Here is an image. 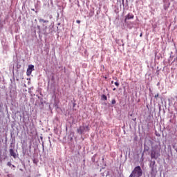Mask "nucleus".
I'll list each match as a JSON object with an SVG mask.
<instances>
[{"label": "nucleus", "mask_w": 177, "mask_h": 177, "mask_svg": "<svg viewBox=\"0 0 177 177\" xmlns=\"http://www.w3.org/2000/svg\"><path fill=\"white\" fill-rule=\"evenodd\" d=\"M161 148L158 145H155L151 147V158L157 160L158 157L161 156Z\"/></svg>", "instance_id": "obj_1"}, {"label": "nucleus", "mask_w": 177, "mask_h": 177, "mask_svg": "<svg viewBox=\"0 0 177 177\" xmlns=\"http://www.w3.org/2000/svg\"><path fill=\"white\" fill-rule=\"evenodd\" d=\"M143 175V170L140 166H136L131 171L129 177H141Z\"/></svg>", "instance_id": "obj_2"}, {"label": "nucleus", "mask_w": 177, "mask_h": 177, "mask_svg": "<svg viewBox=\"0 0 177 177\" xmlns=\"http://www.w3.org/2000/svg\"><path fill=\"white\" fill-rule=\"evenodd\" d=\"M32 71H34V65H29L26 71V75L30 76Z\"/></svg>", "instance_id": "obj_3"}, {"label": "nucleus", "mask_w": 177, "mask_h": 177, "mask_svg": "<svg viewBox=\"0 0 177 177\" xmlns=\"http://www.w3.org/2000/svg\"><path fill=\"white\" fill-rule=\"evenodd\" d=\"M84 132H85V126H80L77 129V133H80V135H83Z\"/></svg>", "instance_id": "obj_4"}, {"label": "nucleus", "mask_w": 177, "mask_h": 177, "mask_svg": "<svg viewBox=\"0 0 177 177\" xmlns=\"http://www.w3.org/2000/svg\"><path fill=\"white\" fill-rule=\"evenodd\" d=\"M134 16L133 14H128L124 19V23H127V20H131V19H133Z\"/></svg>", "instance_id": "obj_5"}, {"label": "nucleus", "mask_w": 177, "mask_h": 177, "mask_svg": "<svg viewBox=\"0 0 177 177\" xmlns=\"http://www.w3.org/2000/svg\"><path fill=\"white\" fill-rule=\"evenodd\" d=\"M156 165V160H151L149 167L151 169V171H154V167Z\"/></svg>", "instance_id": "obj_6"}, {"label": "nucleus", "mask_w": 177, "mask_h": 177, "mask_svg": "<svg viewBox=\"0 0 177 177\" xmlns=\"http://www.w3.org/2000/svg\"><path fill=\"white\" fill-rule=\"evenodd\" d=\"M10 154L13 158H16L17 157V155L16 154V152H15V150L13 149H10Z\"/></svg>", "instance_id": "obj_7"}, {"label": "nucleus", "mask_w": 177, "mask_h": 177, "mask_svg": "<svg viewBox=\"0 0 177 177\" xmlns=\"http://www.w3.org/2000/svg\"><path fill=\"white\" fill-rule=\"evenodd\" d=\"M39 23H49V21L48 20H44L42 19H39Z\"/></svg>", "instance_id": "obj_8"}, {"label": "nucleus", "mask_w": 177, "mask_h": 177, "mask_svg": "<svg viewBox=\"0 0 177 177\" xmlns=\"http://www.w3.org/2000/svg\"><path fill=\"white\" fill-rule=\"evenodd\" d=\"M101 99L102 100H107V96H106V95H102Z\"/></svg>", "instance_id": "obj_9"}, {"label": "nucleus", "mask_w": 177, "mask_h": 177, "mask_svg": "<svg viewBox=\"0 0 177 177\" xmlns=\"http://www.w3.org/2000/svg\"><path fill=\"white\" fill-rule=\"evenodd\" d=\"M84 128H85V131H86L87 132H89L90 131L89 126H86L84 127Z\"/></svg>", "instance_id": "obj_10"}, {"label": "nucleus", "mask_w": 177, "mask_h": 177, "mask_svg": "<svg viewBox=\"0 0 177 177\" xmlns=\"http://www.w3.org/2000/svg\"><path fill=\"white\" fill-rule=\"evenodd\" d=\"M115 103H117V102L115 101V99L112 100L111 104H115Z\"/></svg>", "instance_id": "obj_11"}, {"label": "nucleus", "mask_w": 177, "mask_h": 177, "mask_svg": "<svg viewBox=\"0 0 177 177\" xmlns=\"http://www.w3.org/2000/svg\"><path fill=\"white\" fill-rule=\"evenodd\" d=\"M115 86H120V83L118 82H115Z\"/></svg>", "instance_id": "obj_12"}, {"label": "nucleus", "mask_w": 177, "mask_h": 177, "mask_svg": "<svg viewBox=\"0 0 177 177\" xmlns=\"http://www.w3.org/2000/svg\"><path fill=\"white\" fill-rule=\"evenodd\" d=\"M7 165H8V167H12V162H8L7 163Z\"/></svg>", "instance_id": "obj_13"}, {"label": "nucleus", "mask_w": 177, "mask_h": 177, "mask_svg": "<svg viewBox=\"0 0 177 177\" xmlns=\"http://www.w3.org/2000/svg\"><path fill=\"white\" fill-rule=\"evenodd\" d=\"M158 96H160L159 93H157L156 95H155V96H154L155 99H157V97H158Z\"/></svg>", "instance_id": "obj_14"}, {"label": "nucleus", "mask_w": 177, "mask_h": 177, "mask_svg": "<svg viewBox=\"0 0 177 177\" xmlns=\"http://www.w3.org/2000/svg\"><path fill=\"white\" fill-rule=\"evenodd\" d=\"M76 23H77V24H80L81 23V21L77 20V21H76Z\"/></svg>", "instance_id": "obj_15"}, {"label": "nucleus", "mask_w": 177, "mask_h": 177, "mask_svg": "<svg viewBox=\"0 0 177 177\" xmlns=\"http://www.w3.org/2000/svg\"><path fill=\"white\" fill-rule=\"evenodd\" d=\"M37 160L35 159H33V163L37 164Z\"/></svg>", "instance_id": "obj_16"}, {"label": "nucleus", "mask_w": 177, "mask_h": 177, "mask_svg": "<svg viewBox=\"0 0 177 177\" xmlns=\"http://www.w3.org/2000/svg\"><path fill=\"white\" fill-rule=\"evenodd\" d=\"M143 34L140 33V37H142Z\"/></svg>", "instance_id": "obj_17"}, {"label": "nucleus", "mask_w": 177, "mask_h": 177, "mask_svg": "<svg viewBox=\"0 0 177 177\" xmlns=\"http://www.w3.org/2000/svg\"><path fill=\"white\" fill-rule=\"evenodd\" d=\"M133 121H136V118H135V119H133Z\"/></svg>", "instance_id": "obj_18"}, {"label": "nucleus", "mask_w": 177, "mask_h": 177, "mask_svg": "<svg viewBox=\"0 0 177 177\" xmlns=\"http://www.w3.org/2000/svg\"><path fill=\"white\" fill-rule=\"evenodd\" d=\"M111 84H114V81H111Z\"/></svg>", "instance_id": "obj_19"}, {"label": "nucleus", "mask_w": 177, "mask_h": 177, "mask_svg": "<svg viewBox=\"0 0 177 177\" xmlns=\"http://www.w3.org/2000/svg\"><path fill=\"white\" fill-rule=\"evenodd\" d=\"M113 91H115V88H113Z\"/></svg>", "instance_id": "obj_20"}, {"label": "nucleus", "mask_w": 177, "mask_h": 177, "mask_svg": "<svg viewBox=\"0 0 177 177\" xmlns=\"http://www.w3.org/2000/svg\"><path fill=\"white\" fill-rule=\"evenodd\" d=\"M105 80H107V77H105Z\"/></svg>", "instance_id": "obj_21"}, {"label": "nucleus", "mask_w": 177, "mask_h": 177, "mask_svg": "<svg viewBox=\"0 0 177 177\" xmlns=\"http://www.w3.org/2000/svg\"><path fill=\"white\" fill-rule=\"evenodd\" d=\"M12 167L15 168V165H12Z\"/></svg>", "instance_id": "obj_22"}]
</instances>
